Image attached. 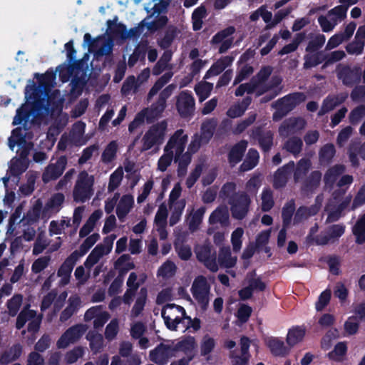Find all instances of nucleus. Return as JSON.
<instances>
[{
	"mask_svg": "<svg viewBox=\"0 0 365 365\" xmlns=\"http://www.w3.org/2000/svg\"><path fill=\"white\" fill-rule=\"evenodd\" d=\"M244 235V230L242 227H237L231 234V243L232 250L235 252H238L242 248V238Z\"/></svg>",
	"mask_w": 365,
	"mask_h": 365,
	"instance_id": "obj_57",
	"label": "nucleus"
},
{
	"mask_svg": "<svg viewBox=\"0 0 365 365\" xmlns=\"http://www.w3.org/2000/svg\"><path fill=\"white\" fill-rule=\"evenodd\" d=\"M187 217L186 218L189 230L191 232L197 230L200 224L202 222L203 216L205 212V208L201 207L199 209L194 210V209H187Z\"/></svg>",
	"mask_w": 365,
	"mask_h": 365,
	"instance_id": "obj_26",
	"label": "nucleus"
},
{
	"mask_svg": "<svg viewBox=\"0 0 365 365\" xmlns=\"http://www.w3.org/2000/svg\"><path fill=\"white\" fill-rule=\"evenodd\" d=\"M351 199H352V197L351 195L346 196L341 200V202L339 205L336 211H331L330 209V206L329 205L327 206V211L328 212V217H327V222H334V221L337 220L340 217L341 212H343L344 210H346L349 207V206L351 202Z\"/></svg>",
	"mask_w": 365,
	"mask_h": 365,
	"instance_id": "obj_39",
	"label": "nucleus"
},
{
	"mask_svg": "<svg viewBox=\"0 0 365 365\" xmlns=\"http://www.w3.org/2000/svg\"><path fill=\"white\" fill-rule=\"evenodd\" d=\"M247 146V143L245 140H242L232 148L229 156L230 163L232 165H235L240 161Z\"/></svg>",
	"mask_w": 365,
	"mask_h": 365,
	"instance_id": "obj_45",
	"label": "nucleus"
},
{
	"mask_svg": "<svg viewBox=\"0 0 365 365\" xmlns=\"http://www.w3.org/2000/svg\"><path fill=\"white\" fill-rule=\"evenodd\" d=\"M196 255L199 261L211 272H216L218 270V264L214 252L210 245H203L196 249Z\"/></svg>",
	"mask_w": 365,
	"mask_h": 365,
	"instance_id": "obj_15",
	"label": "nucleus"
},
{
	"mask_svg": "<svg viewBox=\"0 0 365 365\" xmlns=\"http://www.w3.org/2000/svg\"><path fill=\"white\" fill-rule=\"evenodd\" d=\"M63 201L64 195L63 194L57 193L53 195L44 207L43 215L47 216L58 212Z\"/></svg>",
	"mask_w": 365,
	"mask_h": 365,
	"instance_id": "obj_31",
	"label": "nucleus"
},
{
	"mask_svg": "<svg viewBox=\"0 0 365 365\" xmlns=\"http://www.w3.org/2000/svg\"><path fill=\"white\" fill-rule=\"evenodd\" d=\"M347 7L339 5L330 9L326 15L318 17V23L325 33L332 31L334 28L346 17Z\"/></svg>",
	"mask_w": 365,
	"mask_h": 365,
	"instance_id": "obj_3",
	"label": "nucleus"
},
{
	"mask_svg": "<svg viewBox=\"0 0 365 365\" xmlns=\"http://www.w3.org/2000/svg\"><path fill=\"white\" fill-rule=\"evenodd\" d=\"M133 203L134 199L130 195H125L120 198L116 207V214L120 221H123L133 207Z\"/></svg>",
	"mask_w": 365,
	"mask_h": 365,
	"instance_id": "obj_29",
	"label": "nucleus"
},
{
	"mask_svg": "<svg viewBox=\"0 0 365 365\" xmlns=\"http://www.w3.org/2000/svg\"><path fill=\"white\" fill-rule=\"evenodd\" d=\"M346 96L341 95L340 96H333L327 98L323 103V106L319 113V115H323L325 113L332 110L334 107H336L338 104L343 102Z\"/></svg>",
	"mask_w": 365,
	"mask_h": 365,
	"instance_id": "obj_49",
	"label": "nucleus"
},
{
	"mask_svg": "<svg viewBox=\"0 0 365 365\" xmlns=\"http://www.w3.org/2000/svg\"><path fill=\"white\" fill-rule=\"evenodd\" d=\"M294 168V163H289L283 168L279 169L274 175V185L276 187L284 186L287 180L289 173Z\"/></svg>",
	"mask_w": 365,
	"mask_h": 365,
	"instance_id": "obj_40",
	"label": "nucleus"
},
{
	"mask_svg": "<svg viewBox=\"0 0 365 365\" xmlns=\"http://www.w3.org/2000/svg\"><path fill=\"white\" fill-rule=\"evenodd\" d=\"M344 172L343 165H335L329 169L324 175V182L327 187H332L338 177Z\"/></svg>",
	"mask_w": 365,
	"mask_h": 365,
	"instance_id": "obj_42",
	"label": "nucleus"
},
{
	"mask_svg": "<svg viewBox=\"0 0 365 365\" xmlns=\"http://www.w3.org/2000/svg\"><path fill=\"white\" fill-rule=\"evenodd\" d=\"M118 143L116 141H111L104 149L102 155L101 160L105 163H110L113 162L116 156V153L118 150Z\"/></svg>",
	"mask_w": 365,
	"mask_h": 365,
	"instance_id": "obj_47",
	"label": "nucleus"
},
{
	"mask_svg": "<svg viewBox=\"0 0 365 365\" xmlns=\"http://www.w3.org/2000/svg\"><path fill=\"white\" fill-rule=\"evenodd\" d=\"M346 351L347 346L346 343L339 342L335 346L334 350L328 354V356L330 359L335 361H341Z\"/></svg>",
	"mask_w": 365,
	"mask_h": 365,
	"instance_id": "obj_56",
	"label": "nucleus"
},
{
	"mask_svg": "<svg viewBox=\"0 0 365 365\" xmlns=\"http://www.w3.org/2000/svg\"><path fill=\"white\" fill-rule=\"evenodd\" d=\"M305 125L306 122L302 118H289L282 124L279 132L281 136L287 137L302 130Z\"/></svg>",
	"mask_w": 365,
	"mask_h": 365,
	"instance_id": "obj_24",
	"label": "nucleus"
},
{
	"mask_svg": "<svg viewBox=\"0 0 365 365\" xmlns=\"http://www.w3.org/2000/svg\"><path fill=\"white\" fill-rule=\"evenodd\" d=\"M102 216L103 212L101 210H98L93 212L86 222L84 224L83 227L80 230V237H84L91 233L94 229L96 222L101 218Z\"/></svg>",
	"mask_w": 365,
	"mask_h": 365,
	"instance_id": "obj_37",
	"label": "nucleus"
},
{
	"mask_svg": "<svg viewBox=\"0 0 365 365\" xmlns=\"http://www.w3.org/2000/svg\"><path fill=\"white\" fill-rule=\"evenodd\" d=\"M81 301L78 296L73 295L68 299V304L62 312L60 320L66 322L81 307Z\"/></svg>",
	"mask_w": 365,
	"mask_h": 365,
	"instance_id": "obj_33",
	"label": "nucleus"
},
{
	"mask_svg": "<svg viewBox=\"0 0 365 365\" xmlns=\"http://www.w3.org/2000/svg\"><path fill=\"white\" fill-rule=\"evenodd\" d=\"M204 143L202 138L195 134L192 137L191 141L187 147V150L182 155V161H185V164H189L191 161V155L195 153L201 146V144Z\"/></svg>",
	"mask_w": 365,
	"mask_h": 365,
	"instance_id": "obj_36",
	"label": "nucleus"
},
{
	"mask_svg": "<svg viewBox=\"0 0 365 365\" xmlns=\"http://www.w3.org/2000/svg\"><path fill=\"white\" fill-rule=\"evenodd\" d=\"M87 327L83 324H77L68 329L57 341L60 349L67 347L69 344L77 341L86 332Z\"/></svg>",
	"mask_w": 365,
	"mask_h": 365,
	"instance_id": "obj_12",
	"label": "nucleus"
},
{
	"mask_svg": "<svg viewBox=\"0 0 365 365\" xmlns=\"http://www.w3.org/2000/svg\"><path fill=\"white\" fill-rule=\"evenodd\" d=\"M233 61V58L230 56H225L217 61L211 68L207 71L205 78L217 76L220 73L227 67L230 66Z\"/></svg>",
	"mask_w": 365,
	"mask_h": 365,
	"instance_id": "obj_34",
	"label": "nucleus"
},
{
	"mask_svg": "<svg viewBox=\"0 0 365 365\" xmlns=\"http://www.w3.org/2000/svg\"><path fill=\"white\" fill-rule=\"evenodd\" d=\"M237 258L236 256H232L230 247H222L218 252L217 262L218 267L222 268H232L235 267L237 263Z\"/></svg>",
	"mask_w": 365,
	"mask_h": 365,
	"instance_id": "obj_27",
	"label": "nucleus"
},
{
	"mask_svg": "<svg viewBox=\"0 0 365 365\" xmlns=\"http://www.w3.org/2000/svg\"><path fill=\"white\" fill-rule=\"evenodd\" d=\"M123 177V170L122 168H117L110 177L108 184V190L113 191L118 187Z\"/></svg>",
	"mask_w": 365,
	"mask_h": 365,
	"instance_id": "obj_64",
	"label": "nucleus"
},
{
	"mask_svg": "<svg viewBox=\"0 0 365 365\" xmlns=\"http://www.w3.org/2000/svg\"><path fill=\"white\" fill-rule=\"evenodd\" d=\"M66 164V158L62 156L55 163H51L48 165L42 176L43 182H48L58 178L63 173Z\"/></svg>",
	"mask_w": 365,
	"mask_h": 365,
	"instance_id": "obj_23",
	"label": "nucleus"
},
{
	"mask_svg": "<svg viewBox=\"0 0 365 365\" xmlns=\"http://www.w3.org/2000/svg\"><path fill=\"white\" fill-rule=\"evenodd\" d=\"M30 136L27 135L25 128H17L12 132L9 139V146L11 150L17 145V156L13 158L9 164L8 175L17 177L22 174L29 166L28 155L33 148V144L29 141Z\"/></svg>",
	"mask_w": 365,
	"mask_h": 365,
	"instance_id": "obj_1",
	"label": "nucleus"
},
{
	"mask_svg": "<svg viewBox=\"0 0 365 365\" xmlns=\"http://www.w3.org/2000/svg\"><path fill=\"white\" fill-rule=\"evenodd\" d=\"M175 348L172 344H161L150 352V359L159 365L166 364L175 356Z\"/></svg>",
	"mask_w": 365,
	"mask_h": 365,
	"instance_id": "obj_13",
	"label": "nucleus"
},
{
	"mask_svg": "<svg viewBox=\"0 0 365 365\" xmlns=\"http://www.w3.org/2000/svg\"><path fill=\"white\" fill-rule=\"evenodd\" d=\"M99 235L97 233H94L90 236H88L83 242V244L81 245L80 249L78 251V256L79 258L83 256L88 250L94 245L96 242L99 240Z\"/></svg>",
	"mask_w": 365,
	"mask_h": 365,
	"instance_id": "obj_60",
	"label": "nucleus"
},
{
	"mask_svg": "<svg viewBox=\"0 0 365 365\" xmlns=\"http://www.w3.org/2000/svg\"><path fill=\"white\" fill-rule=\"evenodd\" d=\"M266 345L270 351L276 356H285L289 352L283 341L276 337H269L265 340Z\"/></svg>",
	"mask_w": 365,
	"mask_h": 365,
	"instance_id": "obj_30",
	"label": "nucleus"
},
{
	"mask_svg": "<svg viewBox=\"0 0 365 365\" xmlns=\"http://www.w3.org/2000/svg\"><path fill=\"white\" fill-rule=\"evenodd\" d=\"M70 225V220L63 217L61 220H53L50 222L49 233L50 235H58Z\"/></svg>",
	"mask_w": 365,
	"mask_h": 365,
	"instance_id": "obj_53",
	"label": "nucleus"
},
{
	"mask_svg": "<svg viewBox=\"0 0 365 365\" xmlns=\"http://www.w3.org/2000/svg\"><path fill=\"white\" fill-rule=\"evenodd\" d=\"M112 47L113 42L111 40L106 41L104 38L100 37L91 46L89 51H96L98 56H103L108 54L111 51Z\"/></svg>",
	"mask_w": 365,
	"mask_h": 365,
	"instance_id": "obj_32",
	"label": "nucleus"
},
{
	"mask_svg": "<svg viewBox=\"0 0 365 365\" xmlns=\"http://www.w3.org/2000/svg\"><path fill=\"white\" fill-rule=\"evenodd\" d=\"M250 103L249 98H245L241 103L232 106L229 108L227 114L229 117L235 118L242 115Z\"/></svg>",
	"mask_w": 365,
	"mask_h": 365,
	"instance_id": "obj_52",
	"label": "nucleus"
},
{
	"mask_svg": "<svg viewBox=\"0 0 365 365\" xmlns=\"http://www.w3.org/2000/svg\"><path fill=\"white\" fill-rule=\"evenodd\" d=\"M147 276L142 273L139 276L135 272H131L128 278L126 284L128 289L123 297V301L127 304H130L139 286L144 283L146 280Z\"/></svg>",
	"mask_w": 365,
	"mask_h": 365,
	"instance_id": "obj_16",
	"label": "nucleus"
},
{
	"mask_svg": "<svg viewBox=\"0 0 365 365\" xmlns=\"http://www.w3.org/2000/svg\"><path fill=\"white\" fill-rule=\"evenodd\" d=\"M115 235H110L104 240L103 243L98 245L88 256L84 262V266L90 269L96 264L104 255L110 252Z\"/></svg>",
	"mask_w": 365,
	"mask_h": 365,
	"instance_id": "obj_9",
	"label": "nucleus"
},
{
	"mask_svg": "<svg viewBox=\"0 0 365 365\" xmlns=\"http://www.w3.org/2000/svg\"><path fill=\"white\" fill-rule=\"evenodd\" d=\"M272 71V69L270 66L262 68L249 83L241 84L237 88L235 95L237 96H241L245 93H255L257 95L259 96L268 91H271L272 96L269 99L266 100V101L274 98L279 93L277 87L281 83L282 79L280 77L274 76L272 78L270 83L268 85L265 81L270 76Z\"/></svg>",
	"mask_w": 365,
	"mask_h": 365,
	"instance_id": "obj_2",
	"label": "nucleus"
},
{
	"mask_svg": "<svg viewBox=\"0 0 365 365\" xmlns=\"http://www.w3.org/2000/svg\"><path fill=\"white\" fill-rule=\"evenodd\" d=\"M229 212L226 206H219L210 215L209 222L211 225L220 224L222 227L229 225Z\"/></svg>",
	"mask_w": 365,
	"mask_h": 365,
	"instance_id": "obj_28",
	"label": "nucleus"
},
{
	"mask_svg": "<svg viewBox=\"0 0 365 365\" xmlns=\"http://www.w3.org/2000/svg\"><path fill=\"white\" fill-rule=\"evenodd\" d=\"M175 264L170 261H167L159 268L158 275L163 278H169L175 274Z\"/></svg>",
	"mask_w": 365,
	"mask_h": 365,
	"instance_id": "obj_61",
	"label": "nucleus"
},
{
	"mask_svg": "<svg viewBox=\"0 0 365 365\" xmlns=\"http://www.w3.org/2000/svg\"><path fill=\"white\" fill-rule=\"evenodd\" d=\"M235 28L232 26L226 28L217 33L212 38V45L219 46V52L225 53L233 43L232 35L235 33Z\"/></svg>",
	"mask_w": 365,
	"mask_h": 365,
	"instance_id": "obj_14",
	"label": "nucleus"
},
{
	"mask_svg": "<svg viewBox=\"0 0 365 365\" xmlns=\"http://www.w3.org/2000/svg\"><path fill=\"white\" fill-rule=\"evenodd\" d=\"M213 84L208 82H200L195 86V91L200 102L204 101L211 93Z\"/></svg>",
	"mask_w": 365,
	"mask_h": 365,
	"instance_id": "obj_48",
	"label": "nucleus"
},
{
	"mask_svg": "<svg viewBox=\"0 0 365 365\" xmlns=\"http://www.w3.org/2000/svg\"><path fill=\"white\" fill-rule=\"evenodd\" d=\"M250 200L246 195L235 197L232 202L231 211L233 217L241 220L245 217L248 212Z\"/></svg>",
	"mask_w": 365,
	"mask_h": 365,
	"instance_id": "obj_22",
	"label": "nucleus"
},
{
	"mask_svg": "<svg viewBox=\"0 0 365 365\" xmlns=\"http://www.w3.org/2000/svg\"><path fill=\"white\" fill-rule=\"evenodd\" d=\"M295 210L294 202L289 201L282 208L283 227H287L291 223L292 217Z\"/></svg>",
	"mask_w": 365,
	"mask_h": 365,
	"instance_id": "obj_59",
	"label": "nucleus"
},
{
	"mask_svg": "<svg viewBox=\"0 0 365 365\" xmlns=\"http://www.w3.org/2000/svg\"><path fill=\"white\" fill-rule=\"evenodd\" d=\"M78 259V252L75 251L66 258L60 267L58 271V276L61 277L60 284L61 285H66L69 282L71 273Z\"/></svg>",
	"mask_w": 365,
	"mask_h": 365,
	"instance_id": "obj_20",
	"label": "nucleus"
},
{
	"mask_svg": "<svg viewBox=\"0 0 365 365\" xmlns=\"http://www.w3.org/2000/svg\"><path fill=\"white\" fill-rule=\"evenodd\" d=\"M258 137V141L264 150H268L272 145V134L270 131H266L261 134V131L257 130L255 134Z\"/></svg>",
	"mask_w": 365,
	"mask_h": 365,
	"instance_id": "obj_58",
	"label": "nucleus"
},
{
	"mask_svg": "<svg viewBox=\"0 0 365 365\" xmlns=\"http://www.w3.org/2000/svg\"><path fill=\"white\" fill-rule=\"evenodd\" d=\"M322 202V197L318 196L316 199V205L310 207H299L294 217L293 222L294 225L301 223L307 220L309 217L314 215L319 210Z\"/></svg>",
	"mask_w": 365,
	"mask_h": 365,
	"instance_id": "obj_25",
	"label": "nucleus"
},
{
	"mask_svg": "<svg viewBox=\"0 0 365 365\" xmlns=\"http://www.w3.org/2000/svg\"><path fill=\"white\" fill-rule=\"evenodd\" d=\"M110 314L103 310L101 306H95L88 309L84 315V319L86 322L93 320V327L95 329L101 328L109 319Z\"/></svg>",
	"mask_w": 365,
	"mask_h": 365,
	"instance_id": "obj_18",
	"label": "nucleus"
},
{
	"mask_svg": "<svg viewBox=\"0 0 365 365\" xmlns=\"http://www.w3.org/2000/svg\"><path fill=\"white\" fill-rule=\"evenodd\" d=\"M168 219V209L165 205L161 204L155 216L154 228L158 232L160 240H165L168 237L166 230Z\"/></svg>",
	"mask_w": 365,
	"mask_h": 365,
	"instance_id": "obj_21",
	"label": "nucleus"
},
{
	"mask_svg": "<svg viewBox=\"0 0 365 365\" xmlns=\"http://www.w3.org/2000/svg\"><path fill=\"white\" fill-rule=\"evenodd\" d=\"M172 344L175 348V352L178 351H183L187 356L186 358H183L178 361L172 363L171 365H187L195 354L196 343L194 337L187 336L176 344Z\"/></svg>",
	"mask_w": 365,
	"mask_h": 365,
	"instance_id": "obj_11",
	"label": "nucleus"
},
{
	"mask_svg": "<svg viewBox=\"0 0 365 365\" xmlns=\"http://www.w3.org/2000/svg\"><path fill=\"white\" fill-rule=\"evenodd\" d=\"M175 156L169 152L163 151V155L158 161V170L160 172H165L171 165Z\"/></svg>",
	"mask_w": 365,
	"mask_h": 365,
	"instance_id": "obj_62",
	"label": "nucleus"
},
{
	"mask_svg": "<svg viewBox=\"0 0 365 365\" xmlns=\"http://www.w3.org/2000/svg\"><path fill=\"white\" fill-rule=\"evenodd\" d=\"M81 181H76L73 190L74 200L78 202H85L93 195V186L82 187Z\"/></svg>",
	"mask_w": 365,
	"mask_h": 365,
	"instance_id": "obj_38",
	"label": "nucleus"
},
{
	"mask_svg": "<svg viewBox=\"0 0 365 365\" xmlns=\"http://www.w3.org/2000/svg\"><path fill=\"white\" fill-rule=\"evenodd\" d=\"M188 135L182 129L176 130L169 138L163 151L169 152L175 156V161L183 162L182 155L187 144Z\"/></svg>",
	"mask_w": 365,
	"mask_h": 365,
	"instance_id": "obj_6",
	"label": "nucleus"
},
{
	"mask_svg": "<svg viewBox=\"0 0 365 365\" xmlns=\"http://www.w3.org/2000/svg\"><path fill=\"white\" fill-rule=\"evenodd\" d=\"M353 232L356 237L357 243L362 244L365 242V214L357 221Z\"/></svg>",
	"mask_w": 365,
	"mask_h": 365,
	"instance_id": "obj_55",
	"label": "nucleus"
},
{
	"mask_svg": "<svg viewBox=\"0 0 365 365\" xmlns=\"http://www.w3.org/2000/svg\"><path fill=\"white\" fill-rule=\"evenodd\" d=\"M250 340L242 337L240 340V352L233 350L230 354L232 365H247L250 359Z\"/></svg>",
	"mask_w": 365,
	"mask_h": 365,
	"instance_id": "obj_19",
	"label": "nucleus"
},
{
	"mask_svg": "<svg viewBox=\"0 0 365 365\" xmlns=\"http://www.w3.org/2000/svg\"><path fill=\"white\" fill-rule=\"evenodd\" d=\"M167 128V123L165 121L153 125L144 135L143 138V148L148 150L155 145L163 143Z\"/></svg>",
	"mask_w": 365,
	"mask_h": 365,
	"instance_id": "obj_8",
	"label": "nucleus"
},
{
	"mask_svg": "<svg viewBox=\"0 0 365 365\" xmlns=\"http://www.w3.org/2000/svg\"><path fill=\"white\" fill-rule=\"evenodd\" d=\"M216 125L217 122L214 119L209 120L202 124V134L200 136L203 140V143H207L209 140L212 138Z\"/></svg>",
	"mask_w": 365,
	"mask_h": 365,
	"instance_id": "obj_54",
	"label": "nucleus"
},
{
	"mask_svg": "<svg viewBox=\"0 0 365 365\" xmlns=\"http://www.w3.org/2000/svg\"><path fill=\"white\" fill-rule=\"evenodd\" d=\"M305 96L303 93H294L287 96L274 103L276 111L273 114V118L275 120H279L289 110L293 109L297 105L304 101Z\"/></svg>",
	"mask_w": 365,
	"mask_h": 365,
	"instance_id": "obj_7",
	"label": "nucleus"
},
{
	"mask_svg": "<svg viewBox=\"0 0 365 365\" xmlns=\"http://www.w3.org/2000/svg\"><path fill=\"white\" fill-rule=\"evenodd\" d=\"M161 314L166 327L173 331L181 329L186 317L184 308L174 304H166Z\"/></svg>",
	"mask_w": 365,
	"mask_h": 365,
	"instance_id": "obj_5",
	"label": "nucleus"
},
{
	"mask_svg": "<svg viewBox=\"0 0 365 365\" xmlns=\"http://www.w3.org/2000/svg\"><path fill=\"white\" fill-rule=\"evenodd\" d=\"M185 205L186 202L184 199H181L178 202L174 205H170L171 215L170 217L169 224L170 226L175 225L180 221Z\"/></svg>",
	"mask_w": 365,
	"mask_h": 365,
	"instance_id": "obj_41",
	"label": "nucleus"
},
{
	"mask_svg": "<svg viewBox=\"0 0 365 365\" xmlns=\"http://www.w3.org/2000/svg\"><path fill=\"white\" fill-rule=\"evenodd\" d=\"M41 317L34 310L28 308L24 309L19 314L16 319V328L21 329L26 323H28V331L36 332L40 327Z\"/></svg>",
	"mask_w": 365,
	"mask_h": 365,
	"instance_id": "obj_10",
	"label": "nucleus"
},
{
	"mask_svg": "<svg viewBox=\"0 0 365 365\" xmlns=\"http://www.w3.org/2000/svg\"><path fill=\"white\" fill-rule=\"evenodd\" d=\"M176 108L182 117L190 115L195 109V99L190 93L181 92L177 98Z\"/></svg>",
	"mask_w": 365,
	"mask_h": 365,
	"instance_id": "obj_17",
	"label": "nucleus"
},
{
	"mask_svg": "<svg viewBox=\"0 0 365 365\" xmlns=\"http://www.w3.org/2000/svg\"><path fill=\"white\" fill-rule=\"evenodd\" d=\"M190 292L197 306L206 310L210 302V285L203 276L197 277L192 284Z\"/></svg>",
	"mask_w": 365,
	"mask_h": 365,
	"instance_id": "obj_4",
	"label": "nucleus"
},
{
	"mask_svg": "<svg viewBox=\"0 0 365 365\" xmlns=\"http://www.w3.org/2000/svg\"><path fill=\"white\" fill-rule=\"evenodd\" d=\"M305 335V329L300 327H294L289 329L286 341L290 346L293 347L297 344L300 343Z\"/></svg>",
	"mask_w": 365,
	"mask_h": 365,
	"instance_id": "obj_35",
	"label": "nucleus"
},
{
	"mask_svg": "<svg viewBox=\"0 0 365 365\" xmlns=\"http://www.w3.org/2000/svg\"><path fill=\"white\" fill-rule=\"evenodd\" d=\"M147 289L145 287H142L139 292L138 296L131 311V316L133 317H136L141 313L145 307L147 300Z\"/></svg>",
	"mask_w": 365,
	"mask_h": 365,
	"instance_id": "obj_44",
	"label": "nucleus"
},
{
	"mask_svg": "<svg viewBox=\"0 0 365 365\" xmlns=\"http://www.w3.org/2000/svg\"><path fill=\"white\" fill-rule=\"evenodd\" d=\"M172 76L173 73L170 72L166 73L162 76L150 90L148 95V100L150 101L153 96H155L158 93V91L170 81Z\"/></svg>",
	"mask_w": 365,
	"mask_h": 365,
	"instance_id": "obj_50",
	"label": "nucleus"
},
{
	"mask_svg": "<svg viewBox=\"0 0 365 365\" xmlns=\"http://www.w3.org/2000/svg\"><path fill=\"white\" fill-rule=\"evenodd\" d=\"M262 209L264 211L269 210L274 205L272 192L269 189H264L262 192Z\"/></svg>",
	"mask_w": 365,
	"mask_h": 365,
	"instance_id": "obj_63",
	"label": "nucleus"
},
{
	"mask_svg": "<svg viewBox=\"0 0 365 365\" xmlns=\"http://www.w3.org/2000/svg\"><path fill=\"white\" fill-rule=\"evenodd\" d=\"M166 104L158 100L155 103L153 104L150 108L145 109L142 113H145V117L148 119H153L161 115L165 108Z\"/></svg>",
	"mask_w": 365,
	"mask_h": 365,
	"instance_id": "obj_46",
	"label": "nucleus"
},
{
	"mask_svg": "<svg viewBox=\"0 0 365 365\" xmlns=\"http://www.w3.org/2000/svg\"><path fill=\"white\" fill-rule=\"evenodd\" d=\"M86 339L90 341V347L94 353L99 352L104 346L103 336L94 331H89Z\"/></svg>",
	"mask_w": 365,
	"mask_h": 365,
	"instance_id": "obj_43",
	"label": "nucleus"
},
{
	"mask_svg": "<svg viewBox=\"0 0 365 365\" xmlns=\"http://www.w3.org/2000/svg\"><path fill=\"white\" fill-rule=\"evenodd\" d=\"M259 154L257 150L250 149L247 153V158L241 165L242 171H247L252 169L258 163Z\"/></svg>",
	"mask_w": 365,
	"mask_h": 365,
	"instance_id": "obj_51",
	"label": "nucleus"
}]
</instances>
